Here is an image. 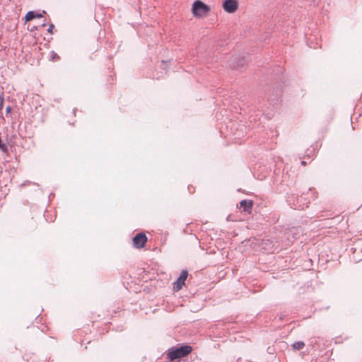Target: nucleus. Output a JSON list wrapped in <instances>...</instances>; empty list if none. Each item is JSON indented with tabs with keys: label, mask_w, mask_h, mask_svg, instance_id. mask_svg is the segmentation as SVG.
Instances as JSON below:
<instances>
[{
	"label": "nucleus",
	"mask_w": 362,
	"mask_h": 362,
	"mask_svg": "<svg viewBox=\"0 0 362 362\" xmlns=\"http://www.w3.org/2000/svg\"><path fill=\"white\" fill-rule=\"evenodd\" d=\"M283 83L281 76L274 78L269 82V87L265 91L268 100L272 103L276 104L280 101L283 93Z\"/></svg>",
	"instance_id": "f257e3e1"
},
{
	"label": "nucleus",
	"mask_w": 362,
	"mask_h": 362,
	"mask_svg": "<svg viewBox=\"0 0 362 362\" xmlns=\"http://www.w3.org/2000/svg\"><path fill=\"white\" fill-rule=\"evenodd\" d=\"M192 351V347L188 344H182L180 346H172L166 351L167 358L170 361L188 356Z\"/></svg>",
	"instance_id": "f03ea898"
},
{
	"label": "nucleus",
	"mask_w": 362,
	"mask_h": 362,
	"mask_svg": "<svg viewBox=\"0 0 362 362\" xmlns=\"http://www.w3.org/2000/svg\"><path fill=\"white\" fill-rule=\"evenodd\" d=\"M210 11V7L200 0H196L192 4V12L194 17L205 16Z\"/></svg>",
	"instance_id": "7ed1b4c3"
},
{
	"label": "nucleus",
	"mask_w": 362,
	"mask_h": 362,
	"mask_svg": "<svg viewBox=\"0 0 362 362\" xmlns=\"http://www.w3.org/2000/svg\"><path fill=\"white\" fill-rule=\"evenodd\" d=\"M286 202L288 205L294 209H300L304 208L305 203H301V199H299L298 194H288L286 197Z\"/></svg>",
	"instance_id": "20e7f679"
},
{
	"label": "nucleus",
	"mask_w": 362,
	"mask_h": 362,
	"mask_svg": "<svg viewBox=\"0 0 362 362\" xmlns=\"http://www.w3.org/2000/svg\"><path fill=\"white\" fill-rule=\"evenodd\" d=\"M188 276V272L186 269H183L180 274L179 277L173 284V289L178 291L182 289V286L185 284V281Z\"/></svg>",
	"instance_id": "39448f33"
},
{
	"label": "nucleus",
	"mask_w": 362,
	"mask_h": 362,
	"mask_svg": "<svg viewBox=\"0 0 362 362\" xmlns=\"http://www.w3.org/2000/svg\"><path fill=\"white\" fill-rule=\"evenodd\" d=\"M132 241L136 248H142L146 244L147 237L144 233H139L133 238Z\"/></svg>",
	"instance_id": "423d86ee"
},
{
	"label": "nucleus",
	"mask_w": 362,
	"mask_h": 362,
	"mask_svg": "<svg viewBox=\"0 0 362 362\" xmlns=\"http://www.w3.org/2000/svg\"><path fill=\"white\" fill-rule=\"evenodd\" d=\"M223 8L226 12L233 13L238 10V3L236 0H224Z\"/></svg>",
	"instance_id": "0eeeda50"
},
{
	"label": "nucleus",
	"mask_w": 362,
	"mask_h": 362,
	"mask_svg": "<svg viewBox=\"0 0 362 362\" xmlns=\"http://www.w3.org/2000/svg\"><path fill=\"white\" fill-rule=\"evenodd\" d=\"M147 76L151 78L159 80L163 78L167 74L166 69H147Z\"/></svg>",
	"instance_id": "6e6552de"
},
{
	"label": "nucleus",
	"mask_w": 362,
	"mask_h": 362,
	"mask_svg": "<svg viewBox=\"0 0 362 362\" xmlns=\"http://www.w3.org/2000/svg\"><path fill=\"white\" fill-rule=\"evenodd\" d=\"M254 202L252 200L243 199L240 202V209L247 214H251Z\"/></svg>",
	"instance_id": "1a4fd4ad"
},
{
	"label": "nucleus",
	"mask_w": 362,
	"mask_h": 362,
	"mask_svg": "<svg viewBox=\"0 0 362 362\" xmlns=\"http://www.w3.org/2000/svg\"><path fill=\"white\" fill-rule=\"evenodd\" d=\"M42 17V13H35L33 11H30L26 13V15L25 16V22H28V21H30L33 20L34 18H40Z\"/></svg>",
	"instance_id": "9d476101"
},
{
	"label": "nucleus",
	"mask_w": 362,
	"mask_h": 362,
	"mask_svg": "<svg viewBox=\"0 0 362 362\" xmlns=\"http://www.w3.org/2000/svg\"><path fill=\"white\" fill-rule=\"evenodd\" d=\"M305 346V343L302 341H296L292 344L293 350H300Z\"/></svg>",
	"instance_id": "9b49d317"
},
{
	"label": "nucleus",
	"mask_w": 362,
	"mask_h": 362,
	"mask_svg": "<svg viewBox=\"0 0 362 362\" xmlns=\"http://www.w3.org/2000/svg\"><path fill=\"white\" fill-rule=\"evenodd\" d=\"M60 57L59 56L54 52V51H52L49 54V59L51 61H58L59 60Z\"/></svg>",
	"instance_id": "f8f14e48"
},
{
	"label": "nucleus",
	"mask_w": 362,
	"mask_h": 362,
	"mask_svg": "<svg viewBox=\"0 0 362 362\" xmlns=\"http://www.w3.org/2000/svg\"><path fill=\"white\" fill-rule=\"evenodd\" d=\"M4 101V94L2 93L1 95H0V110H1L3 109Z\"/></svg>",
	"instance_id": "ddd939ff"
},
{
	"label": "nucleus",
	"mask_w": 362,
	"mask_h": 362,
	"mask_svg": "<svg viewBox=\"0 0 362 362\" xmlns=\"http://www.w3.org/2000/svg\"><path fill=\"white\" fill-rule=\"evenodd\" d=\"M54 24L51 23V24L49 25V26L48 29H47V32H48L49 33H51V34H52V30L54 29Z\"/></svg>",
	"instance_id": "4468645a"
},
{
	"label": "nucleus",
	"mask_w": 362,
	"mask_h": 362,
	"mask_svg": "<svg viewBox=\"0 0 362 362\" xmlns=\"http://www.w3.org/2000/svg\"><path fill=\"white\" fill-rule=\"evenodd\" d=\"M245 65L244 64V62H243V59L242 60H240V62H238V66H243Z\"/></svg>",
	"instance_id": "2eb2a0df"
},
{
	"label": "nucleus",
	"mask_w": 362,
	"mask_h": 362,
	"mask_svg": "<svg viewBox=\"0 0 362 362\" xmlns=\"http://www.w3.org/2000/svg\"><path fill=\"white\" fill-rule=\"evenodd\" d=\"M37 29V26H35V25H34V26H33L32 28H30L29 29V30H30V32H33V31L36 30Z\"/></svg>",
	"instance_id": "dca6fc26"
},
{
	"label": "nucleus",
	"mask_w": 362,
	"mask_h": 362,
	"mask_svg": "<svg viewBox=\"0 0 362 362\" xmlns=\"http://www.w3.org/2000/svg\"><path fill=\"white\" fill-rule=\"evenodd\" d=\"M12 108L11 106H7L6 108V113H9L11 111Z\"/></svg>",
	"instance_id": "f3484780"
},
{
	"label": "nucleus",
	"mask_w": 362,
	"mask_h": 362,
	"mask_svg": "<svg viewBox=\"0 0 362 362\" xmlns=\"http://www.w3.org/2000/svg\"><path fill=\"white\" fill-rule=\"evenodd\" d=\"M301 164H302L303 165H306V162H305V161H304V160H303V161H301Z\"/></svg>",
	"instance_id": "a211bd4d"
},
{
	"label": "nucleus",
	"mask_w": 362,
	"mask_h": 362,
	"mask_svg": "<svg viewBox=\"0 0 362 362\" xmlns=\"http://www.w3.org/2000/svg\"><path fill=\"white\" fill-rule=\"evenodd\" d=\"M76 111V108H74V109L73 110V112L75 114Z\"/></svg>",
	"instance_id": "6ab92c4d"
},
{
	"label": "nucleus",
	"mask_w": 362,
	"mask_h": 362,
	"mask_svg": "<svg viewBox=\"0 0 362 362\" xmlns=\"http://www.w3.org/2000/svg\"><path fill=\"white\" fill-rule=\"evenodd\" d=\"M45 25H46L45 23H43V24H42L41 26L43 27V26H45Z\"/></svg>",
	"instance_id": "aec40b11"
}]
</instances>
